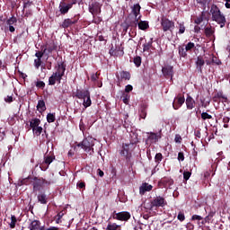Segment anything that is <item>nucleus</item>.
<instances>
[{
  "label": "nucleus",
  "instance_id": "obj_6",
  "mask_svg": "<svg viewBox=\"0 0 230 230\" xmlns=\"http://www.w3.org/2000/svg\"><path fill=\"white\" fill-rule=\"evenodd\" d=\"M160 24L164 33L168 31L169 33H173V30H175V22L168 19L166 16H162Z\"/></svg>",
  "mask_w": 230,
  "mask_h": 230
},
{
  "label": "nucleus",
  "instance_id": "obj_30",
  "mask_svg": "<svg viewBox=\"0 0 230 230\" xmlns=\"http://www.w3.org/2000/svg\"><path fill=\"white\" fill-rule=\"evenodd\" d=\"M141 19V16H138V18H135L134 21L130 22L129 23L127 22L128 26L131 28V30H136L137 28V24L139 22V20Z\"/></svg>",
  "mask_w": 230,
  "mask_h": 230
},
{
  "label": "nucleus",
  "instance_id": "obj_16",
  "mask_svg": "<svg viewBox=\"0 0 230 230\" xmlns=\"http://www.w3.org/2000/svg\"><path fill=\"white\" fill-rule=\"evenodd\" d=\"M162 73L165 78H173V66H168L163 67Z\"/></svg>",
  "mask_w": 230,
  "mask_h": 230
},
{
  "label": "nucleus",
  "instance_id": "obj_3",
  "mask_svg": "<svg viewBox=\"0 0 230 230\" xmlns=\"http://www.w3.org/2000/svg\"><path fill=\"white\" fill-rule=\"evenodd\" d=\"M210 13L212 14V21L217 22L220 25V28L226 26V16L220 12V8L215 4L211 5Z\"/></svg>",
  "mask_w": 230,
  "mask_h": 230
},
{
  "label": "nucleus",
  "instance_id": "obj_48",
  "mask_svg": "<svg viewBox=\"0 0 230 230\" xmlns=\"http://www.w3.org/2000/svg\"><path fill=\"white\" fill-rule=\"evenodd\" d=\"M50 184H53V181L51 180H46L44 178H42V186L43 188H48V186H49Z\"/></svg>",
  "mask_w": 230,
  "mask_h": 230
},
{
  "label": "nucleus",
  "instance_id": "obj_25",
  "mask_svg": "<svg viewBox=\"0 0 230 230\" xmlns=\"http://www.w3.org/2000/svg\"><path fill=\"white\" fill-rule=\"evenodd\" d=\"M186 105L187 109H189V111H191L195 108V100H193L191 96H188L186 99Z\"/></svg>",
  "mask_w": 230,
  "mask_h": 230
},
{
  "label": "nucleus",
  "instance_id": "obj_52",
  "mask_svg": "<svg viewBox=\"0 0 230 230\" xmlns=\"http://www.w3.org/2000/svg\"><path fill=\"white\" fill-rule=\"evenodd\" d=\"M230 118L229 117H224L223 118V123H224V128H229V123Z\"/></svg>",
  "mask_w": 230,
  "mask_h": 230
},
{
  "label": "nucleus",
  "instance_id": "obj_47",
  "mask_svg": "<svg viewBox=\"0 0 230 230\" xmlns=\"http://www.w3.org/2000/svg\"><path fill=\"white\" fill-rule=\"evenodd\" d=\"M33 133L36 135V136H40L42 134V127H37V128H34L33 129Z\"/></svg>",
  "mask_w": 230,
  "mask_h": 230
},
{
  "label": "nucleus",
  "instance_id": "obj_15",
  "mask_svg": "<svg viewBox=\"0 0 230 230\" xmlns=\"http://www.w3.org/2000/svg\"><path fill=\"white\" fill-rule=\"evenodd\" d=\"M185 102H186V99H184V96L176 97L172 102V107L174 111H178V109H181V107L184 105Z\"/></svg>",
  "mask_w": 230,
  "mask_h": 230
},
{
  "label": "nucleus",
  "instance_id": "obj_40",
  "mask_svg": "<svg viewBox=\"0 0 230 230\" xmlns=\"http://www.w3.org/2000/svg\"><path fill=\"white\" fill-rule=\"evenodd\" d=\"M6 24L7 26H13V24H17V18L15 16L9 18L6 21Z\"/></svg>",
  "mask_w": 230,
  "mask_h": 230
},
{
  "label": "nucleus",
  "instance_id": "obj_28",
  "mask_svg": "<svg viewBox=\"0 0 230 230\" xmlns=\"http://www.w3.org/2000/svg\"><path fill=\"white\" fill-rule=\"evenodd\" d=\"M71 26H73V22H72V20L69 18L65 19L62 24H60V28H64L65 30H66V28H69Z\"/></svg>",
  "mask_w": 230,
  "mask_h": 230
},
{
  "label": "nucleus",
  "instance_id": "obj_4",
  "mask_svg": "<svg viewBox=\"0 0 230 230\" xmlns=\"http://www.w3.org/2000/svg\"><path fill=\"white\" fill-rule=\"evenodd\" d=\"M165 206H168V201H166V198L164 196H155L153 198V200H151L150 204V211H157L159 208H165Z\"/></svg>",
  "mask_w": 230,
  "mask_h": 230
},
{
  "label": "nucleus",
  "instance_id": "obj_32",
  "mask_svg": "<svg viewBox=\"0 0 230 230\" xmlns=\"http://www.w3.org/2000/svg\"><path fill=\"white\" fill-rule=\"evenodd\" d=\"M216 98L221 100L222 103H227L228 102L227 96L224 94V92H217L216 94Z\"/></svg>",
  "mask_w": 230,
  "mask_h": 230
},
{
  "label": "nucleus",
  "instance_id": "obj_22",
  "mask_svg": "<svg viewBox=\"0 0 230 230\" xmlns=\"http://www.w3.org/2000/svg\"><path fill=\"white\" fill-rule=\"evenodd\" d=\"M204 33L206 37H208V39H211L212 37L213 39H215V28L211 26L206 27L204 30Z\"/></svg>",
  "mask_w": 230,
  "mask_h": 230
},
{
  "label": "nucleus",
  "instance_id": "obj_1",
  "mask_svg": "<svg viewBox=\"0 0 230 230\" xmlns=\"http://www.w3.org/2000/svg\"><path fill=\"white\" fill-rule=\"evenodd\" d=\"M134 137H131V140L129 144H123L122 148L119 150V155L124 157L127 164H130L132 159V151L130 150V146L137 145L139 143V138H137V135L133 133Z\"/></svg>",
  "mask_w": 230,
  "mask_h": 230
},
{
  "label": "nucleus",
  "instance_id": "obj_51",
  "mask_svg": "<svg viewBox=\"0 0 230 230\" xmlns=\"http://www.w3.org/2000/svg\"><path fill=\"white\" fill-rule=\"evenodd\" d=\"M36 87L38 89H44V87H46V83H44V81H37Z\"/></svg>",
  "mask_w": 230,
  "mask_h": 230
},
{
  "label": "nucleus",
  "instance_id": "obj_20",
  "mask_svg": "<svg viewBox=\"0 0 230 230\" xmlns=\"http://www.w3.org/2000/svg\"><path fill=\"white\" fill-rule=\"evenodd\" d=\"M161 184H163V186L164 188H170L172 189V185L173 184V179L170 178V177H164L161 180Z\"/></svg>",
  "mask_w": 230,
  "mask_h": 230
},
{
  "label": "nucleus",
  "instance_id": "obj_45",
  "mask_svg": "<svg viewBox=\"0 0 230 230\" xmlns=\"http://www.w3.org/2000/svg\"><path fill=\"white\" fill-rule=\"evenodd\" d=\"M161 161H163V154L157 153L155 156V163H156V164H159Z\"/></svg>",
  "mask_w": 230,
  "mask_h": 230
},
{
  "label": "nucleus",
  "instance_id": "obj_62",
  "mask_svg": "<svg viewBox=\"0 0 230 230\" xmlns=\"http://www.w3.org/2000/svg\"><path fill=\"white\" fill-rule=\"evenodd\" d=\"M199 17H201L203 21H209V19L208 18V13L204 11L199 14Z\"/></svg>",
  "mask_w": 230,
  "mask_h": 230
},
{
  "label": "nucleus",
  "instance_id": "obj_26",
  "mask_svg": "<svg viewBox=\"0 0 230 230\" xmlns=\"http://www.w3.org/2000/svg\"><path fill=\"white\" fill-rule=\"evenodd\" d=\"M154 44V38H151L148 41H146V43L143 44V51H150V49L152 48Z\"/></svg>",
  "mask_w": 230,
  "mask_h": 230
},
{
  "label": "nucleus",
  "instance_id": "obj_38",
  "mask_svg": "<svg viewBox=\"0 0 230 230\" xmlns=\"http://www.w3.org/2000/svg\"><path fill=\"white\" fill-rule=\"evenodd\" d=\"M119 229V226L117 225L116 223H108V226L106 227V230H118Z\"/></svg>",
  "mask_w": 230,
  "mask_h": 230
},
{
  "label": "nucleus",
  "instance_id": "obj_58",
  "mask_svg": "<svg viewBox=\"0 0 230 230\" xmlns=\"http://www.w3.org/2000/svg\"><path fill=\"white\" fill-rule=\"evenodd\" d=\"M62 217H64V212H59L57 216H56V222L57 224H60V220H62Z\"/></svg>",
  "mask_w": 230,
  "mask_h": 230
},
{
  "label": "nucleus",
  "instance_id": "obj_24",
  "mask_svg": "<svg viewBox=\"0 0 230 230\" xmlns=\"http://www.w3.org/2000/svg\"><path fill=\"white\" fill-rule=\"evenodd\" d=\"M31 182H33V177L31 176H28L27 178H24L22 180L19 181V186H28L30 184H31Z\"/></svg>",
  "mask_w": 230,
  "mask_h": 230
},
{
  "label": "nucleus",
  "instance_id": "obj_44",
  "mask_svg": "<svg viewBox=\"0 0 230 230\" xmlns=\"http://www.w3.org/2000/svg\"><path fill=\"white\" fill-rule=\"evenodd\" d=\"M17 224V217L15 216L11 217L10 227L11 229H15V225Z\"/></svg>",
  "mask_w": 230,
  "mask_h": 230
},
{
  "label": "nucleus",
  "instance_id": "obj_31",
  "mask_svg": "<svg viewBox=\"0 0 230 230\" xmlns=\"http://www.w3.org/2000/svg\"><path fill=\"white\" fill-rule=\"evenodd\" d=\"M138 29L142 30L143 31H145V30H148V28L150 27L148 25V22L146 21H140L137 23Z\"/></svg>",
  "mask_w": 230,
  "mask_h": 230
},
{
  "label": "nucleus",
  "instance_id": "obj_39",
  "mask_svg": "<svg viewBox=\"0 0 230 230\" xmlns=\"http://www.w3.org/2000/svg\"><path fill=\"white\" fill-rule=\"evenodd\" d=\"M55 119H57L55 113H48L47 115L48 123H55Z\"/></svg>",
  "mask_w": 230,
  "mask_h": 230
},
{
  "label": "nucleus",
  "instance_id": "obj_2",
  "mask_svg": "<svg viewBox=\"0 0 230 230\" xmlns=\"http://www.w3.org/2000/svg\"><path fill=\"white\" fill-rule=\"evenodd\" d=\"M66 74V65L64 62L58 65V69L49 78V85H55V84H60L62 82V76Z\"/></svg>",
  "mask_w": 230,
  "mask_h": 230
},
{
  "label": "nucleus",
  "instance_id": "obj_42",
  "mask_svg": "<svg viewBox=\"0 0 230 230\" xmlns=\"http://www.w3.org/2000/svg\"><path fill=\"white\" fill-rule=\"evenodd\" d=\"M178 29L180 35H182L184 31H186V26H184V22H178Z\"/></svg>",
  "mask_w": 230,
  "mask_h": 230
},
{
  "label": "nucleus",
  "instance_id": "obj_61",
  "mask_svg": "<svg viewBox=\"0 0 230 230\" xmlns=\"http://www.w3.org/2000/svg\"><path fill=\"white\" fill-rule=\"evenodd\" d=\"M99 78H100V74H98V72L91 75L92 82H96V80H98Z\"/></svg>",
  "mask_w": 230,
  "mask_h": 230
},
{
  "label": "nucleus",
  "instance_id": "obj_18",
  "mask_svg": "<svg viewBox=\"0 0 230 230\" xmlns=\"http://www.w3.org/2000/svg\"><path fill=\"white\" fill-rule=\"evenodd\" d=\"M116 77L118 78L119 82H123L124 80H130L131 75L130 72L128 71H121L119 72V75H117Z\"/></svg>",
  "mask_w": 230,
  "mask_h": 230
},
{
  "label": "nucleus",
  "instance_id": "obj_36",
  "mask_svg": "<svg viewBox=\"0 0 230 230\" xmlns=\"http://www.w3.org/2000/svg\"><path fill=\"white\" fill-rule=\"evenodd\" d=\"M146 105H142L139 109V117L142 119H146Z\"/></svg>",
  "mask_w": 230,
  "mask_h": 230
},
{
  "label": "nucleus",
  "instance_id": "obj_19",
  "mask_svg": "<svg viewBox=\"0 0 230 230\" xmlns=\"http://www.w3.org/2000/svg\"><path fill=\"white\" fill-rule=\"evenodd\" d=\"M206 64V61L202 57L199 56L196 60V68L199 73L202 74V67H204V65Z\"/></svg>",
  "mask_w": 230,
  "mask_h": 230
},
{
  "label": "nucleus",
  "instance_id": "obj_63",
  "mask_svg": "<svg viewBox=\"0 0 230 230\" xmlns=\"http://www.w3.org/2000/svg\"><path fill=\"white\" fill-rule=\"evenodd\" d=\"M203 22L204 20H202L200 15L197 16V18L194 20L195 24H201Z\"/></svg>",
  "mask_w": 230,
  "mask_h": 230
},
{
  "label": "nucleus",
  "instance_id": "obj_35",
  "mask_svg": "<svg viewBox=\"0 0 230 230\" xmlns=\"http://www.w3.org/2000/svg\"><path fill=\"white\" fill-rule=\"evenodd\" d=\"M38 202H40L41 204H48V196L45 193L39 194Z\"/></svg>",
  "mask_w": 230,
  "mask_h": 230
},
{
  "label": "nucleus",
  "instance_id": "obj_7",
  "mask_svg": "<svg viewBox=\"0 0 230 230\" xmlns=\"http://www.w3.org/2000/svg\"><path fill=\"white\" fill-rule=\"evenodd\" d=\"M76 4V0H72L71 2H60L58 9L61 15H66V13H69V10L73 8V5Z\"/></svg>",
  "mask_w": 230,
  "mask_h": 230
},
{
  "label": "nucleus",
  "instance_id": "obj_54",
  "mask_svg": "<svg viewBox=\"0 0 230 230\" xmlns=\"http://www.w3.org/2000/svg\"><path fill=\"white\" fill-rule=\"evenodd\" d=\"M190 177H191V172L190 171H184L183 172V179L185 181H190Z\"/></svg>",
  "mask_w": 230,
  "mask_h": 230
},
{
  "label": "nucleus",
  "instance_id": "obj_8",
  "mask_svg": "<svg viewBox=\"0 0 230 230\" xmlns=\"http://www.w3.org/2000/svg\"><path fill=\"white\" fill-rule=\"evenodd\" d=\"M123 49H125L123 48V44L117 43V44H115V48H114V46H112L111 48L110 55L111 57H123V55H125V51H123Z\"/></svg>",
  "mask_w": 230,
  "mask_h": 230
},
{
  "label": "nucleus",
  "instance_id": "obj_64",
  "mask_svg": "<svg viewBox=\"0 0 230 230\" xmlns=\"http://www.w3.org/2000/svg\"><path fill=\"white\" fill-rule=\"evenodd\" d=\"M134 87L131 84H128L125 87V93H131L133 91Z\"/></svg>",
  "mask_w": 230,
  "mask_h": 230
},
{
  "label": "nucleus",
  "instance_id": "obj_14",
  "mask_svg": "<svg viewBox=\"0 0 230 230\" xmlns=\"http://www.w3.org/2000/svg\"><path fill=\"white\" fill-rule=\"evenodd\" d=\"M33 191H40L42 190V178L37 176L32 177Z\"/></svg>",
  "mask_w": 230,
  "mask_h": 230
},
{
  "label": "nucleus",
  "instance_id": "obj_53",
  "mask_svg": "<svg viewBox=\"0 0 230 230\" xmlns=\"http://www.w3.org/2000/svg\"><path fill=\"white\" fill-rule=\"evenodd\" d=\"M193 48H195V43H193V42H189V43L185 46V50H186V51H191V49H193Z\"/></svg>",
  "mask_w": 230,
  "mask_h": 230
},
{
  "label": "nucleus",
  "instance_id": "obj_50",
  "mask_svg": "<svg viewBox=\"0 0 230 230\" xmlns=\"http://www.w3.org/2000/svg\"><path fill=\"white\" fill-rule=\"evenodd\" d=\"M34 66H35L36 69H39V67H40V66H42V59L39 58L34 59Z\"/></svg>",
  "mask_w": 230,
  "mask_h": 230
},
{
  "label": "nucleus",
  "instance_id": "obj_9",
  "mask_svg": "<svg viewBox=\"0 0 230 230\" xmlns=\"http://www.w3.org/2000/svg\"><path fill=\"white\" fill-rule=\"evenodd\" d=\"M58 49V45L55 43L53 40H49L46 43L45 48L43 49L45 57L49 58V55L53 53V51H57Z\"/></svg>",
  "mask_w": 230,
  "mask_h": 230
},
{
  "label": "nucleus",
  "instance_id": "obj_43",
  "mask_svg": "<svg viewBox=\"0 0 230 230\" xmlns=\"http://www.w3.org/2000/svg\"><path fill=\"white\" fill-rule=\"evenodd\" d=\"M93 24H100L103 21L101 16H98V14H93Z\"/></svg>",
  "mask_w": 230,
  "mask_h": 230
},
{
  "label": "nucleus",
  "instance_id": "obj_29",
  "mask_svg": "<svg viewBox=\"0 0 230 230\" xmlns=\"http://www.w3.org/2000/svg\"><path fill=\"white\" fill-rule=\"evenodd\" d=\"M83 100H84L83 105L84 109H87V107H91V105H93V102L91 101V93L88 94V96H86Z\"/></svg>",
  "mask_w": 230,
  "mask_h": 230
},
{
  "label": "nucleus",
  "instance_id": "obj_23",
  "mask_svg": "<svg viewBox=\"0 0 230 230\" xmlns=\"http://www.w3.org/2000/svg\"><path fill=\"white\" fill-rule=\"evenodd\" d=\"M152 188H154L152 185L148 183H144L140 188H139V193L140 195H145L146 191H152Z\"/></svg>",
  "mask_w": 230,
  "mask_h": 230
},
{
  "label": "nucleus",
  "instance_id": "obj_21",
  "mask_svg": "<svg viewBox=\"0 0 230 230\" xmlns=\"http://www.w3.org/2000/svg\"><path fill=\"white\" fill-rule=\"evenodd\" d=\"M131 13L135 16V19H139V13H141V5L139 4H136L133 5Z\"/></svg>",
  "mask_w": 230,
  "mask_h": 230
},
{
  "label": "nucleus",
  "instance_id": "obj_56",
  "mask_svg": "<svg viewBox=\"0 0 230 230\" xmlns=\"http://www.w3.org/2000/svg\"><path fill=\"white\" fill-rule=\"evenodd\" d=\"M44 55L46 56V52H44V49L41 51H37L35 53V57H37V58L42 59V57H44Z\"/></svg>",
  "mask_w": 230,
  "mask_h": 230
},
{
  "label": "nucleus",
  "instance_id": "obj_12",
  "mask_svg": "<svg viewBox=\"0 0 230 230\" xmlns=\"http://www.w3.org/2000/svg\"><path fill=\"white\" fill-rule=\"evenodd\" d=\"M113 218L120 222H128V220H130V212L122 211L116 213V211H114Z\"/></svg>",
  "mask_w": 230,
  "mask_h": 230
},
{
  "label": "nucleus",
  "instance_id": "obj_11",
  "mask_svg": "<svg viewBox=\"0 0 230 230\" xmlns=\"http://www.w3.org/2000/svg\"><path fill=\"white\" fill-rule=\"evenodd\" d=\"M147 135L146 145L149 146L150 145H155L161 139V133L148 132Z\"/></svg>",
  "mask_w": 230,
  "mask_h": 230
},
{
  "label": "nucleus",
  "instance_id": "obj_13",
  "mask_svg": "<svg viewBox=\"0 0 230 230\" xmlns=\"http://www.w3.org/2000/svg\"><path fill=\"white\" fill-rule=\"evenodd\" d=\"M88 10L92 15H100L102 13V4L98 2H93L89 4Z\"/></svg>",
  "mask_w": 230,
  "mask_h": 230
},
{
  "label": "nucleus",
  "instance_id": "obj_10",
  "mask_svg": "<svg viewBox=\"0 0 230 230\" xmlns=\"http://www.w3.org/2000/svg\"><path fill=\"white\" fill-rule=\"evenodd\" d=\"M55 161V155L49 154L44 155V161L40 164V168L42 170V172H46L48 168H49V165Z\"/></svg>",
  "mask_w": 230,
  "mask_h": 230
},
{
  "label": "nucleus",
  "instance_id": "obj_41",
  "mask_svg": "<svg viewBox=\"0 0 230 230\" xmlns=\"http://www.w3.org/2000/svg\"><path fill=\"white\" fill-rule=\"evenodd\" d=\"M133 62H134L136 67H140L141 62H142L141 57H139V56L135 57L133 58Z\"/></svg>",
  "mask_w": 230,
  "mask_h": 230
},
{
  "label": "nucleus",
  "instance_id": "obj_17",
  "mask_svg": "<svg viewBox=\"0 0 230 230\" xmlns=\"http://www.w3.org/2000/svg\"><path fill=\"white\" fill-rule=\"evenodd\" d=\"M91 93L89 92V90H80L77 89L75 93V97L78 98V100H84V98H85L86 96H89Z\"/></svg>",
  "mask_w": 230,
  "mask_h": 230
},
{
  "label": "nucleus",
  "instance_id": "obj_60",
  "mask_svg": "<svg viewBox=\"0 0 230 230\" xmlns=\"http://www.w3.org/2000/svg\"><path fill=\"white\" fill-rule=\"evenodd\" d=\"M191 220L192 221L198 220V222H200V220H204V217H202V216L193 215L191 217Z\"/></svg>",
  "mask_w": 230,
  "mask_h": 230
},
{
  "label": "nucleus",
  "instance_id": "obj_55",
  "mask_svg": "<svg viewBox=\"0 0 230 230\" xmlns=\"http://www.w3.org/2000/svg\"><path fill=\"white\" fill-rule=\"evenodd\" d=\"M177 218L180 220V222H184V220H186V216H184L183 212H179Z\"/></svg>",
  "mask_w": 230,
  "mask_h": 230
},
{
  "label": "nucleus",
  "instance_id": "obj_37",
  "mask_svg": "<svg viewBox=\"0 0 230 230\" xmlns=\"http://www.w3.org/2000/svg\"><path fill=\"white\" fill-rule=\"evenodd\" d=\"M37 109L40 112H44V111H46V102L44 100H40L38 102Z\"/></svg>",
  "mask_w": 230,
  "mask_h": 230
},
{
  "label": "nucleus",
  "instance_id": "obj_57",
  "mask_svg": "<svg viewBox=\"0 0 230 230\" xmlns=\"http://www.w3.org/2000/svg\"><path fill=\"white\" fill-rule=\"evenodd\" d=\"M212 64H216V66H220V64H222V61H220V59H218V58L213 56L212 57Z\"/></svg>",
  "mask_w": 230,
  "mask_h": 230
},
{
  "label": "nucleus",
  "instance_id": "obj_59",
  "mask_svg": "<svg viewBox=\"0 0 230 230\" xmlns=\"http://www.w3.org/2000/svg\"><path fill=\"white\" fill-rule=\"evenodd\" d=\"M72 21V25L76 24L78 21H80V14H75L74 18L71 19Z\"/></svg>",
  "mask_w": 230,
  "mask_h": 230
},
{
  "label": "nucleus",
  "instance_id": "obj_34",
  "mask_svg": "<svg viewBox=\"0 0 230 230\" xmlns=\"http://www.w3.org/2000/svg\"><path fill=\"white\" fill-rule=\"evenodd\" d=\"M178 53L180 57H182V58H186L188 57V51H186V48H184V46H180L178 48Z\"/></svg>",
  "mask_w": 230,
  "mask_h": 230
},
{
  "label": "nucleus",
  "instance_id": "obj_33",
  "mask_svg": "<svg viewBox=\"0 0 230 230\" xmlns=\"http://www.w3.org/2000/svg\"><path fill=\"white\" fill-rule=\"evenodd\" d=\"M39 125H40V119H32L30 121V127L31 128H32V130H34V128H37Z\"/></svg>",
  "mask_w": 230,
  "mask_h": 230
},
{
  "label": "nucleus",
  "instance_id": "obj_5",
  "mask_svg": "<svg viewBox=\"0 0 230 230\" xmlns=\"http://www.w3.org/2000/svg\"><path fill=\"white\" fill-rule=\"evenodd\" d=\"M76 146L83 148L84 152L89 154L90 155H93L94 154V138L88 137L84 138L82 142L76 145Z\"/></svg>",
  "mask_w": 230,
  "mask_h": 230
},
{
  "label": "nucleus",
  "instance_id": "obj_27",
  "mask_svg": "<svg viewBox=\"0 0 230 230\" xmlns=\"http://www.w3.org/2000/svg\"><path fill=\"white\" fill-rule=\"evenodd\" d=\"M40 227V221L39 220H33L30 225H29V229L30 230H39Z\"/></svg>",
  "mask_w": 230,
  "mask_h": 230
},
{
  "label": "nucleus",
  "instance_id": "obj_49",
  "mask_svg": "<svg viewBox=\"0 0 230 230\" xmlns=\"http://www.w3.org/2000/svg\"><path fill=\"white\" fill-rule=\"evenodd\" d=\"M122 102L123 103H125L126 105H128V101L130 100V95H128V93H123L122 95Z\"/></svg>",
  "mask_w": 230,
  "mask_h": 230
},
{
  "label": "nucleus",
  "instance_id": "obj_46",
  "mask_svg": "<svg viewBox=\"0 0 230 230\" xmlns=\"http://www.w3.org/2000/svg\"><path fill=\"white\" fill-rule=\"evenodd\" d=\"M213 116L209 115V113L208 112H202L201 113V119H203L204 121H206V119H212Z\"/></svg>",
  "mask_w": 230,
  "mask_h": 230
}]
</instances>
